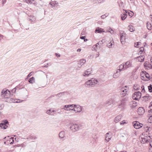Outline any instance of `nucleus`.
Here are the masks:
<instances>
[{"instance_id": "13d9d810", "label": "nucleus", "mask_w": 152, "mask_h": 152, "mask_svg": "<svg viewBox=\"0 0 152 152\" xmlns=\"http://www.w3.org/2000/svg\"><path fill=\"white\" fill-rule=\"evenodd\" d=\"M123 11H124L125 12H123L122 14H124V15H127L126 13H127V12L126 10H123Z\"/></svg>"}, {"instance_id": "bf43d9fd", "label": "nucleus", "mask_w": 152, "mask_h": 152, "mask_svg": "<svg viewBox=\"0 0 152 152\" xmlns=\"http://www.w3.org/2000/svg\"><path fill=\"white\" fill-rule=\"evenodd\" d=\"M6 2V0H2V4L3 5H4V4Z\"/></svg>"}, {"instance_id": "a878e982", "label": "nucleus", "mask_w": 152, "mask_h": 152, "mask_svg": "<svg viewBox=\"0 0 152 152\" xmlns=\"http://www.w3.org/2000/svg\"><path fill=\"white\" fill-rule=\"evenodd\" d=\"M72 106L73 105H65L64 106V107L62 108V109H64L65 110H69V108L71 107H72Z\"/></svg>"}, {"instance_id": "ddd939ff", "label": "nucleus", "mask_w": 152, "mask_h": 152, "mask_svg": "<svg viewBox=\"0 0 152 152\" xmlns=\"http://www.w3.org/2000/svg\"><path fill=\"white\" fill-rule=\"evenodd\" d=\"M126 101L125 98H124L118 104L119 107L123 108L124 106L126 105Z\"/></svg>"}, {"instance_id": "79ce46f5", "label": "nucleus", "mask_w": 152, "mask_h": 152, "mask_svg": "<svg viewBox=\"0 0 152 152\" xmlns=\"http://www.w3.org/2000/svg\"><path fill=\"white\" fill-rule=\"evenodd\" d=\"M29 138L30 139H31V140H35L37 138V137L35 136H31L29 137Z\"/></svg>"}, {"instance_id": "2f4dec72", "label": "nucleus", "mask_w": 152, "mask_h": 152, "mask_svg": "<svg viewBox=\"0 0 152 152\" xmlns=\"http://www.w3.org/2000/svg\"><path fill=\"white\" fill-rule=\"evenodd\" d=\"M66 93V92H62L60 93H59V94H57L56 95V96L58 97H60L63 95H64Z\"/></svg>"}, {"instance_id": "0e129e2a", "label": "nucleus", "mask_w": 152, "mask_h": 152, "mask_svg": "<svg viewBox=\"0 0 152 152\" xmlns=\"http://www.w3.org/2000/svg\"><path fill=\"white\" fill-rule=\"evenodd\" d=\"M145 91L144 89V88H142V89L141 92H142L144 93V92H145Z\"/></svg>"}, {"instance_id": "3c124183", "label": "nucleus", "mask_w": 152, "mask_h": 152, "mask_svg": "<svg viewBox=\"0 0 152 152\" xmlns=\"http://www.w3.org/2000/svg\"><path fill=\"white\" fill-rule=\"evenodd\" d=\"M124 124H127V123L126 122H125L124 121H123L122 122L120 123V124L121 125H123Z\"/></svg>"}, {"instance_id": "4468645a", "label": "nucleus", "mask_w": 152, "mask_h": 152, "mask_svg": "<svg viewBox=\"0 0 152 152\" xmlns=\"http://www.w3.org/2000/svg\"><path fill=\"white\" fill-rule=\"evenodd\" d=\"M144 65L146 69L148 70L149 69H152L151 64L148 61L145 62L144 63Z\"/></svg>"}, {"instance_id": "ea45409f", "label": "nucleus", "mask_w": 152, "mask_h": 152, "mask_svg": "<svg viewBox=\"0 0 152 152\" xmlns=\"http://www.w3.org/2000/svg\"><path fill=\"white\" fill-rule=\"evenodd\" d=\"M148 115L149 118L148 120V122L150 123H151V119H152V115L151 114H149Z\"/></svg>"}, {"instance_id": "6e6d98bb", "label": "nucleus", "mask_w": 152, "mask_h": 152, "mask_svg": "<svg viewBox=\"0 0 152 152\" xmlns=\"http://www.w3.org/2000/svg\"><path fill=\"white\" fill-rule=\"evenodd\" d=\"M10 139H11L12 140V142H11L10 143V144H13V143L14 142V140H13V137H11L10 138Z\"/></svg>"}, {"instance_id": "a211bd4d", "label": "nucleus", "mask_w": 152, "mask_h": 152, "mask_svg": "<svg viewBox=\"0 0 152 152\" xmlns=\"http://www.w3.org/2000/svg\"><path fill=\"white\" fill-rule=\"evenodd\" d=\"M8 99H9V100H8V101H9V102L10 103H12V102H14V103H19L20 102V99H17V100L18 101H15V100L14 99H13L12 98H9ZM23 100L21 101L20 102H22Z\"/></svg>"}, {"instance_id": "72a5a7b5", "label": "nucleus", "mask_w": 152, "mask_h": 152, "mask_svg": "<svg viewBox=\"0 0 152 152\" xmlns=\"http://www.w3.org/2000/svg\"><path fill=\"white\" fill-rule=\"evenodd\" d=\"M113 42L111 41L107 45V46L109 48H111L112 47V46L113 45Z\"/></svg>"}, {"instance_id": "aec40b11", "label": "nucleus", "mask_w": 152, "mask_h": 152, "mask_svg": "<svg viewBox=\"0 0 152 152\" xmlns=\"http://www.w3.org/2000/svg\"><path fill=\"white\" fill-rule=\"evenodd\" d=\"M136 58L138 59V61L142 62L144 61L145 57L143 56H141L137 57Z\"/></svg>"}, {"instance_id": "39448f33", "label": "nucleus", "mask_w": 152, "mask_h": 152, "mask_svg": "<svg viewBox=\"0 0 152 152\" xmlns=\"http://www.w3.org/2000/svg\"><path fill=\"white\" fill-rule=\"evenodd\" d=\"M70 129L73 132H75L79 130L80 128L78 124H71L70 125Z\"/></svg>"}, {"instance_id": "c756f323", "label": "nucleus", "mask_w": 152, "mask_h": 152, "mask_svg": "<svg viewBox=\"0 0 152 152\" xmlns=\"http://www.w3.org/2000/svg\"><path fill=\"white\" fill-rule=\"evenodd\" d=\"M128 29L130 32H133L134 31V29L133 28V26L131 25L129 26Z\"/></svg>"}, {"instance_id": "680f3d73", "label": "nucleus", "mask_w": 152, "mask_h": 152, "mask_svg": "<svg viewBox=\"0 0 152 152\" xmlns=\"http://www.w3.org/2000/svg\"><path fill=\"white\" fill-rule=\"evenodd\" d=\"M132 13H130L129 12L128 13L129 15L130 16H132L133 15V13L132 12H131Z\"/></svg>"}, {"instance_id": "473e14b6", "label": "nucleus", "mask_w": 152, "mask_h": 152, "mask_svg": "<svg viewBox=\"0 0 152 152\" xmlns=\"http://www.w3.org/2000/svg\"><path fill=\"white\" fill-rule=\"evenodd\" d=\"M34 77H32L29 79L28 81L30 83L32 84L34 82Z\"/></svg>"}, {"instance_id": "7ed1b4c3", "label": "nucleus", "mask_w": 152, "mask_h": 152, "mask_svg": "<svg viewBox=\"0 0 152 152\" xmlns=\"http://www.w3.org/2000/svg\"><path fill=\"white\" fill-rule=\"evenodd\" d=\"M1 96L2 97L7 98V102H9L8 99L10 98V97L11 96L10 91L6 88L4 89L1 92Z\"/></svg>"}, {"instance_id": "864d4df0", "label": "nucleus", "mask_w": 152, "mask_h": 152, "mask_svg": "<svg viewBox=\"0 0 152 152\" xmlns=\"http://www.w3.org/2000/svg\"><path fill=\"white\" fill-rule=\"evenodd\" d=\"M16 91V88H13V89H12V92L13 93H15V92Z\"/></svg>"}, {"instance_id": "423d86ee", "label": "nucleus", "mask_w": 152, "mask_h": 152, "mask_svg": "<svg viewBox=\"0 0 152 152\" xmlns=\"http://www.w3.org/2000/svg\"><path fill=\"white\" fill-rule=\"evenodd\" d=\"M141 96V93L140 92H135L132 95V98L134 100H138Z\"/></svg>"}, {"instance_id": "c85d7f7f", "label": "nucleus", "mask_w": 152, "mask_h": 152, "mask_svg": "<svg viewBox=\"0 0 152 152\" xmlns=\"http://www.w3.org/2000/svg\"><path fill=\"white\" fill-rule=\"evenodd\" d=\"M140 86L138 84H135L133 86V88L136 90H139L140 89Z\"/></svg>"}, {"instance_id": "a18cd8bd", "label": "nucleus", "mask_w": 152, "mask_h": 152, "mask_svg": "<svg viewBox=\"0 0 152 152\" xmlns=\"http://www.w3.org/2000/svg\"><path fill=\"white\" fill-rule=\"evenodd\" d=\"M148 142H150V146L152 148V138H150V141H149Z\"/></svg>"}, {"instance_id": "6e6552de", "label": "nucleus", "mask_w": 152, "mask_h": 152, "mask_svg": "<svg viewBox=\"0 0 152 152\" xmlns=\"http://www.w3.org/2000/svg\"><path fill=\"white\" fill-rule=\"evenodd\" d=\"M142 72V73L141 74V79L142 80H144V78L145 77L146 78H147L148 79L147 80H150V76L148 73L146 72Z\"/></svg>"}, {"instance_id": "9d476101", "label": "nucleus", "mask_w": 152, "mask_h": 152, "mask_svg": "<svg viewBox=\"0 0 152 152\" xmlns=\"http://www.w3.org/2000/svg\"><path fill=\"white\" fill-rule=\"evenodd\" d=\"M8 124V122L7 120L4 121L2 123L0 124V127L4 129H6L8 126L7 124Z\"/></svg>"}, {"instance_id": "f257e3e1", "label": "nucleus", "mask_w": 152, "mask_h": 152, "mask_svg": "<svg viewBox=\"0 0 152 152\" xmlns=\"http://www.w3.org/2000/svg\"><path fill=\"white\" fill-rule=\"evenodd\" d=\"M98 82V80L96 79L92 78L86 81L85 83V86L87 87H94Z\"/></svg>"}, {"instance_id": "69168bd1", "label": "nucleus", "mask_w": 152, "mask_h": 152, "mask_svg": "<svg viewBox=\"0 0 152 152\" xmlns=\"http://www.w3.org/2000/svg\"><path fill=\"white\" fill-rule=\"evenodd\" d=\"M85 36H82L80 37V39H85Z\"/></svg>"}, {"instance_id": "49530a36", "label": "nucleus", "mask_w": 152, "mask_h": 152, "mask_svg": "<svg viewBox=\"0 0 152 152\" xmlns=\"http://www.w3.org/2000/svg\"><path fill=\"white\" fill-rule=\"evenodd\" d=\"M105 0H97V1H96V3H100L104 1Z\"/></svg>"}, {"instance_id": "f3484780", "label": "nucleus", "mask_w": 152, "mask_h": 152, "mask_svg": "<svg viewBox=\"0 0 152 152\" xmlns=\"http://www.w3.org/2000/svg\"><path fill=\"white\" fill-rule=\"evenodd\" d=\"M86 60L85 59H80L78 61V66L79 67H81L82 65L85 63Z\"/></svg>"}, {"instance_id": "58836bf2", "label": "nucleus", "mask_w": 152, "mask_h": 152, "mask_svg": "<svg viewBox=\"0 0 152 152\" xmlns=\"http://www.w3.org/2000/svg\"><path fill=\"white\" fill-rule=\"evenodd\" d=\"M140 51L139 52V54H141L142 53L144 50V48L143 47H141L140 48Z\"/></svg>"}, {"instance_id": "37998d69", "label": "nucleus", "mask_w": 152, "mask_h": 152, "mask_svg": "<svg viewBox=\"0 0 152 152\" xmlns=\"http://www.w3.org/2000/svg\"><path fill=\"white\" fill-rule=\"evenodd\" d=\"M143 98L145 101H148L149 99V96H143Z\"/></svg>"}, {"instance_id": "052dcab7", "label": "nucleus", "mask_w": 152, "mask_h": 152, "mask_svg": "<svg viewBox=\"0 0 152 152\" xmlns=\"http://www.w3.org/2000/svg\"><path fill=\"white\" fill-rule=\"evenodd\" d=\"M106 17V16L105 15H103L101 16V18L102 19H104Z\"/></svg>"}, {"instance_id": "cd10ccee", "label": "nucleus", "mask_w": 152, "mask_h": 152, "mask_svg": "<svg viewBox=\"0 0 152 152\" xmlns=\"http://www.w3.org/2000/svg\"><path fill=\"white\" fill-rule=\"evenodd\" d=\"M119 6L122 8L124 7V4L122 0H119L118 1Z\"/></svg>"}, {"instance_id": "dca6fc26", "label": "nucleus", "mask_w": 152, "mask_h": 152, "mask_svg": "<svg viewBox=\"0 0 152 152\" xmlns=\"http://www.w3.org/2000/svg\"><path fill=\"white\" fill-rule=\"evenodd\" d=\"M137 112L139 115H142L145 113V110L143 107H140L138 108Z\"/></svg>"}, {"instance_id": "5fc2aeb1", "label": "nucleus", "mask_w": 152, "mask_h": 152, "mask_svg": "<svg viewBox=\"0 0 152 152\" xmlns=\"http://www.w3.org/2000/svg\"><path fill=\"white\" fill-rule=\"evenodd\" d=\"M33 73V72H31L28 75V77H30L32 75V74Z\"/></svg>"}, {"instance_id": "4be33fe9", "label": "nucleus", "mask_w": 152, "mask_h": 152, "mask_svg": "<svg viewBox=\"0 0 152 152\" xmlns=\"http://www.w3.org/2000/svg\"><path fill=\"white\" fill-rule=\"evenodd\" d=\"M28 20L30 22H34L36 20V18L35 16L31 15L29 16Z\"/></svg>"}, {"instance_id": "4c0bfd02", "label": "nucleus", "mask_w": 152, "mask_h": 152, "mask_svg": "<svg viewBox=\"0 0 152 152\" xmlns=\"http://www.w3.org/2000/svg\"><path fill=\"white\" fill-rule=\"evenodd\" d=\"M49 4L51 5L52 7H53L55 6L56 4H57V3L56 1H54L50 3Z\"/></svg>"}, {"instance_id": "f704fd0d", "label": "nucleus", "mask_w": 152, "mask_h": 152, "mask_svg": "<svg viewBox=\"0 0 152 152\" xmlns=\"http://www.w3.org/2000/svg\"><path fill=\"white\" fill-rule=\"evenodd\" d=\"M46 113L49 115H54L52 114V110L51 109L48 110L46 112Z\"/></svg>"}, {"instance_id": "393cba45", "label": "nucleus", "mask_w": 152, "mask_h": 152, "mask_svg": "<svg viewBox=\"0 0 152 152\" xmlns=\"http://www.w3.org/2000/svg\"><path fill=\"white\" fill-rule=\"evenodd\" d=\"M59 136L61 138H63L65 136V133L64 131L60 132L59 134Z\"/></svg>"}, {"instance_id": "4d7b16f0", "label": "nucleus", "mask_w": 152, "mask_h": 152, "mask_svg": "<svg viewBox=\"0 0 152 152\" xmlns=\"http://www.w3.org/2000/svg\"><path fill=\"white\" fill-rule=\"evenodd\" d=\"M34 1V0H28V1L30 3H33V1Z\"/></svg>"}, {"instance_id": "412c9836", "label": "nucleus", "mask_w": 152, "mask_h": 152, "mask_svg": "<svg viewBox=\"0 0 152 152\" xmlns=\"http://www.w3.org/2000/svg\"><path fill=\"white\" fill-rule=\"evenodd\" d=\"M118 69L117 70V71H118L119 72H120L123 69H125V67L124 65V64H122L120 65L118 67Z\"/></svg>"}, {"instance_id": "b1692460", "label": "nucleus", "mask_w": 152, "mask_h": 152, "mask_svg": "<svg viewBox=\"0 0 152 152\" xmlns=\"http://www.w3.org/2000/svg\"><path fill=\"white\" fill-rule=\"evenodd\" d=\"M100 48V45H98L97 44H96L94 45L92 48V50H96L98 48Z\"/></svg>"}, {"instance_id": "09e8293b", "label": "nucleus", "mask_w": 152, "mask_h": 152, "mask_svg": "<svg viewBox=\"0 0 152 152\" xmlns=\"http://www.w3.org/2000/svg\"><path fill=\"white\" fill-rule=\"evenodd\" d=\"M139 42H137L135 43L134 45H135V46L136 47H138V45H139Z\"/></svg>"}, {"instance_id": "2eb2a0df", "label": "nucleus", "mask_w": 152, "mask_h": 152, "mask_svg": "<svg viewBox=\"0 0 152 152\" xmlns=\"http://www.w3.org/2000/svg\"><path fill=\"white\" fill-rule=\"evenodd\" d=\"M124 65L125 69H126L129 67H132L133 66L132 62L129 61H127L125 62Z\"/></svg>"}, {"instance_id": "1a4fd4ad", "label": "nucleus", "mask_w": 152, "mask_h": 152, "mask_svg": "<svg viewBox=\"0 0 152 152\" xmlns=\"http://www.w3.org/2000/svg\"><path fill=\"white\" fill-rule=\"evenodd\" d=\"M133 126L136 129H139L142 126V124H140L139 122L137 121L133 122Z\"/></svg>"}, {"instance_id": "8fccbe9b", "label": "nucleus", "mask_w": 152, "mask_h": 152, "mask_svg": "<svg viewBox=\"0 0 152 152\" xmlns=\"http://www.w3.org/2000/svg\"><path fill=\"white\" fill-rule=\"evenodd\" d=\"M103 44V42L102 41H99L97 43H96L98 45H102Z\"/></svg>"}, {"instance_id": "7c9ffc66", "label": "nucleus", "mask_w": 152, "mask_h": 152, "mask_svg": "<svg viewBox=\"0 0 152 152\" xmlns=\"http://www.w3.org/2000/svg\"><path fill=\"white\" fill-rule=\"evenodd\" d=\"M109 133H107L105 134V140L107 142L109 141L110 140V137H109L108 136V134H109Z\"/></svg>"}, {"instance_id": "e433bc0d", "label": "nucleus", "mask_w": 152, "mask_h": 152, "mask_svg": "<svg viewBox=\"0 0 152 152\" xmlns=\"http://www.w3.org/2000/svg\"><path fill=\"white\" fill-rule=\"evenodd\" d=\"M121 17L122 20H124L127 17V15H124V14H121Z\"/></svg>"}, {"instance_id": "0eeeda50", "label": "nucleus", "mask_w": 152, "mask_h": 152, "mask_svg": "<svg viewBox=\"0 0 152 152\" xmlns=\"http://www.w3.org/2000/svg\"><path fill=\"white\" fill-rule=\"evenodd\" d=\"M127 86H125L120 89V95L121 96L124 97L127 95L128 90L126 88Z\"/></svg>"}, {"instance_id": "a19ab883", "label": "nucleus", "mask_w": 152, "mask_h": 152, "mask_svg": "<svg viewBox=\"0 0 152 152\" xmlns=\"http://www.w3.org/2000/svg\"><path fill=\"white\" fill-rule=\"evenodd\" d=\"M148 87L149 91L151 92H152V85H150L148 86Z\"/></svg>"}, {"instance_id": "c9c22d12", "label": "nucleus", "mask_w": 152, "mask_h": 152, "mask_svg": "<svg viewBox=\"0 0 152 152\" xmlns=\"http://www.w3.org/2000/svg\"><path fill=\"white\" fill-rule=\"evenodd\" d=\"M147 27L148 30H151V24L148 22L147 23Z\"/></svg>"}, {"instance_id": "c03bdc74", "label": "nucleus", "mask_w": 152, "mask_h": 152, "mask_svg": "<svg viewBox=\"0 0 152 152\" xmlns=\"http://www.w3.org/2000/svg\"><path fill=\"white\" fill-rule=\"evenodd\" d=\"M108 32H110L111 34H114V31L111 28H110Z\"/></svg>"}, {"instance_id": "5701e85b", "label": "nucleus", "mask_w": 152, "mask_h": 152, "mask_svg": "<svg viewBox=\"0 0 152 152\" xmlns=\"http://www.w3.org/2000/svg\"><path fill=\"white\" fill-rule=\"evenodd\" d=\"M103 29L99 28V27L97 28L95 30V32L96 33H101L103 32H104Z\"/></svg>"}, {"instance_id": "e2e57ef3", "label": "nucleus", "mask_w": 152, "mask_h": 152, "mask_svg": "<svg viewBox=\"0 0 152 152\" xmlns=\"http://www.w3.org/2000/svg\"><path fill=\"white\" fill-rule=\"evenodd\" d=\"M92 2H95L96 3V1H97V0H90Z\"/></svg>"}, {"instance_id": "338daca9", "label": "nucleus", "mask_w": 152, "mask_h": 152, "mask_svg": "<svg viewBox=\"0 0 152 152\" xmlns=\"http://www.w3.org/2000/svg\"><path fill=\"white\" fill-rule=\"evenodd\" d=\"M3 36L0 34V40H1L3 38Z\"/></svg>"}, {"instance_id": "de8ad7c7", "label": "nucleus", "mask_w": 152, "mask_h": 152, "mask_svg": "<svg viewBox=\"0 0 152 152\" xmlns=\"http://www.w3.org/2000/svg\"><path fill=\"white\" fill-rule=\"evenodd\" d=\"M71 105H72L73 106H72V107H70V108H69V110H72V108L74 107H75V104H71Z\"/></svg>"}, {"instance_id": "9b49d317", "label": "nucleus", "mask_w": 152, "mask_h": 152, "mask_svg": "<svg viewBox=\"0 0 152 152\" xmlns=\"http://www.w3.org/2000/svg\"><path fill=\"white\" fill-rule=\"evenodd\" d=\"M82 107L79 105H76L75 107H74L73 108V110L76 111L77 112L80 113L82 110Z\"/></svg>"}, {"instance_id": "20e7f679", "label": "nucleus", "mask_w": 152, "mask_h": 152, "mask_svg": "<svg viewBox=\"0 0 152 152\" xmlns=\"http://www.w3.org/2000/svg\"><path fill=\"white\" fill-rule=\"evenodd\" d=\"M120 36V40L121 43L122 44H124L125 42V37L126 34L125 32L122 31H119Z\"/></svg>"}, {"instance_id": "774afa93", "label": "nucleus", "mask_w": 152, "mask_h": 152, "mask_svg": "<svg viewBox=\"0 0 152 152\" xmlns=\"http://www.w3.org/2000/svg\"><path fill=\"white\" fill-rule=\"evenodd\" d=\"M131 1V3L132 4H134V0H130Z\"/></svg>"}, {"instance_id": "bb28decb", "label": "nucleus", "mask_w": 152, "mask_h": 152, "mask_svg": "<svg viewBox=\"0 0 152 152\" xmlns=\"http://www.w3.org/2000/svg\"><path fill=\"white\" fill-rule=\"evenodd\" d=\"M120 73L119 72L117 71L116 73H114L113 75V77L115 78H118L120 75Z\"/></svg>"}, {"instance_id": "f03ea898", "label": "nucleus", "mask_w": 152, "mask_h": 152, "mask_svg": "<svg viewBox=\"0 0 152 152\" xmlns=\"http://www.w3.org/2000/svg\"><path fill=\"white\" fill-rule=\"evenodd\" d=\"M150 127H148V126H146L145 128V131L146 132V134L147 135L148 134V135L142 138V141L144 142H145L147 143L149 141H150V138L152 137V135L151 134V133L149 132V129Z\"/></svg>"}, {"instance_id": "603ef678", "label": "nucleus", "mask_w": 152, "mask_h": 152, "mask_svg": "<svg viewBox=\"0 0 152 152\" xmlns=\"http://www.w3.org/2000/svg\"><path fill=\"white\" fill-rule=\"evenodd\" d=\"M148 112L149 114H151L152 115V109H151L150 110L148 111Z\"/></svg>"}, {"instance_id": "6ab92c4d", "label": "nucleus", "mask_w": 152, "mask_h": 152, "mask_svg": "<svg viewBox=\"0 0 152 152\" xmlns=\"http://www.w3.org/2000/svg\"><path fill=\"white\" fill-rule=\"evenodd\" d=\"M122 116L121 115H119L117 116L114 119V121L115 123L119 122L121 119Z\"/></svg>"}, {"instance_id": "f8f14e48", "label": "nucleus", "mask_w": 152, "mask_h": 152, "mask_svg": "<svg viewBox=\"0 0 152 152\" xmlns=\"http://www.w3.org/2000/svg\"><path fill=\"white\" fill-rule=\"evenodd\" d=\"M92 70L91 69H88L85 71L83 73V75L84 77H88L92 73Z\"/></svg>"}]
</instances>
